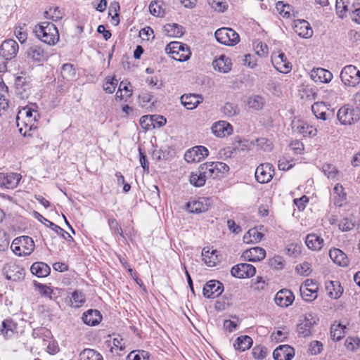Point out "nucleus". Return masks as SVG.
Segmentation results:
<instances>
[{"mask_svg": "<svg viewBox=\"0 0 360 360\" xmlns=\"http://www.w3.org/2000/svg\"><path fill=\"white\" fill-rule=\"evenodd\" d=\"M322 172L328 179H335L338 174L337 168L331 164H325L322 167Z\"/></svg>", "mask_w": 360, "mask_h": 360, "instance_id": "nucleus-57", "label": "nucleus"}, {"mask_svg": "<svg viewBox=\"0 0 360 360\" xmlns=\"http://www.w3.org/2000/svg\"><path fill=\"white\" fill-rule=\"evenodd\" d=\"M82 319L86 325L95 326L102 321V315L97 309H89L82 314Z\"/></svg>", "mask_w": 360, "mask_h": 360, "instance_id": "nucleus-27", "label": "nucleus"}, {"mask_svg": "<svg viewBox=\"0 0 360 360\" xmlns=\"http://www.w3.org/2000/svg\"><path fill=\"white\" fill-rule=\"evenodd\" d=\"M34 32L40 41L49 45H54L59 40L58 29L52 22L40 23L35 27Z\"/></svg>", "mask_w": 360, "mask_h": 360, "instance_id": "nucleus-1", "label": "nucleus"}, {"mask_svg": "<svg viewBox=\"0 0 360 360\" xmlns=\"http://www.w3.org/2000/svg\"><path fill=\"white\" fill-rule=\"evenodd\" d=\"M15 94L20 98H27L31 93V84L29 78L19 76L15 79Z\"/></svg>", "mask_w": 360, "mask_h": 360, "instance_id": "nucleus-16", "label": "nucleus"}, {"mask_svg": "<svg viewBox=\"0 0 360 360\" xmlns=\"http://www.w3.org/2000/svg\"><path fill=\"white\" fill-rule=\"evenodd\" d=\"M208 178L213 179L223 178L229 172V167L222 162H207L202 164Z\"/></svg>", "mask_w": 360, "mask_h": 360, "instance_id": "nucleus-3", "label": "nucleus"}, {"mask_svg": "<svg viewBox=\"0 0 360 360\" xmlns=\"http://www.w3.org/2000/svg\"><path fill=\"white\" fill-rule=\"evenodd\" d=\"M19 50V45L16 41L9 39L4 41L0 46V56L6 60L14 58Z\"/></svg>", "mask_w": 360, "mask_h": 360, "instance_id": "nucleus-8", "label": "nucleus"}, {"mask_svg": "<svg viewBox=\"0 0 360 360\" xmlns=\"http://www.w3.org/2000/svg\"><path fill=\"white\" fill-rule=\"evenodd\" d=\"M209 151L205 146H197L188 150L184 154V159L188 163L199 162L207 157Z\"/></svg>", "mask_w": 360, "mask_h": 360, "instance_id": "nucleus-11", "label": "nucleus"}, {"mask_svg": "<svg viewBox=\"0 0 360 360\" xmlns=\"http://www.w3.org/2000/svg\"><path fill=\"white\" fill-rule=\"evenodd\" d=\"M168 46H169L170 51L173 54L176 53L179 55V51L182 52L178 58H176L174 56H172L175 60L180 62H184L188 60L190 58L191 53L189 47L186 44L179 41H174L171 42Z\"/></svg>", "mask_w": 360, "mask_h": 360, "instance_id": "nucleus-14", "label": "nucleus"}, {"mask_svg": "<svg viewBox=\"0 0 360 360\" xmlns=\"http://www.w3.org/2000/svg\"><path fill=\"white\" fill-rule=\"evenodd\" d=\"M347 4L348 0H336V14L340 18L343 19L346 16V13L349 11Z\"/></svg>", "mask_w": 360, "mask_h": 360, "instance_id": "nucleus-48", "label": "nucleus"}, {"mask_svg": "<svg viewBox=\"0 0 360 360\" xmlns=\"http://www.w3.org/2000/svg\"><path fill=\"white\" fill-rule=\"evenodd\" d=\"M315 323L316 321L314 320L312 314H307L304 319L297 325L299 335L302 337L309 336L311 333V328Z\"/></svg>", "mask_w": 360, "mask_h": 360, "instance_id": "nucleus-23", "label": "nucleus"}, {"mask_svg": "<svg viewBox=\"0 0 360 360\" xmlns=\"http://www.w3.org/2000/svg\"><path fill=\"white\" fill-rule=\"evenodd\" d=\"M224 291V285L222 283L212 280L206 283L202 289L203 295L208 299H214Z\"/></svg>", "mask_w": 360, "mask_h": 360, "instance_id": "nucleus-12", "label": "nucleus"}, {"mask_svg": "<svg viewBox=\"0 0 360 360\" xmlns=\"http://www.w3.org/2000/svg\"><path fill=\"white\" fill-rule=\"evenodd\" d=\"M34 240L27 236L15 238L11 245L12 251L18 256L30 255L34 251Z\"/></svg>", "mask_w": 360, "mask_h": 360, "instance_id": "nucleus-2", "label": "nucleus"}, {"mask_svg": "<svg viewBox=\"0 0 360 360\" xmlns=\"http://www.w3.org/2000/svg\"><path fill=\"white\" fill-rule=\"evenodd\" d=\"M62 75L65 79L73 77L75 75V70L73 65L65 63L62 66Z\"/></svg>", "mask_w": 360, "mask_h": 360, "instance_id": "nucleus-63", "label": "nucleus"}, {"mask_svg": "<svg viewBox=\"0 0 360 360\" xmlns=\"http://www.w3.org/2000/svg\"><path fill=\"white\" fill-rule=\"evenodd\" d=\"M295 300L293 293L288 289L279 290L275 296V302L281 307H287L292 304Z\"/></svg>", "mask_w": 360, "mask_h": 360, "instance_id": "nucleus-22", "label": "nucleus"}, {"mask_svg": "<svg viewBox=\"0 0 360 360\" xmlns=\"http://www.w3.org/2000/svg\"><path fill=\"white\" fill-rule=\"evenodd\" d=\"M333 191L336 195L334 199L335 205L342 206L347 198V194L345 192L343 186L340 184H337L333 188Z\"/></svg>", "mask_w": 360, "mask_h": 360, "instance_id": "nucleus-43", "label": "nucleus"}, {"mask_svg": "<svg viewBox=\"0 0 360 360\" xmlns=\"http://www.w3.org/2000/svg\"><path fill=\"white\" fill-rule=\"evenodd\" d=\"M213 65L215 70L221 72L226 73L231 70L232 64L228 57L221 55L214 61Z\"/></svg>", "mask_w": 360, "mask_h": 360, "instance_id": "nucleus-36", "label": "nucleus"}, {"mask_svg": "<svg viewBox=\"0 0 360 360\" xmlns=\"http://www.w3.org/2000/svg\"><path fill=\"white\" fill-rule=\"evenodd\" d=\"M202 260L208 266H214L219 262L217 250H212L208 247H205L202 251Z\"/></svg>", "mask_w": 360, "mask_h": 360, "instance_id": "nucleus-37", "label": "nucleus"}, {"mask_svg": "<svg viewBox=\"0 0 360 360\" xmlns=\"http://www.w3.org/2000/svg\"><path fill=\"white\" fill-rule=\"evenodd\" d=\"M44 14L46 18L51 19L53 21L60 20L63 16V12L57 6L50 8L49 11H46Z\"/></svg>", "mask_w": 360, "mask_h": 360, "instance_id": "nucleus-53", "label": "nucleus"}, {"mask_svg": "<svg viewBox=\"0 0 360 360\" xmlns=\"http://www.w3.org/2000/svg\"><path fill=\"white\" fill-rule=\"evenodd\" d=\"M294 356L295 349L288 345H279L273 352L275 360H292Z\"/></svg>", "mask_w": 360, "mask_h": 360, "instance_id": "nucleus-19", "label": "nucleus"}, {"mask_svg": "<svg viewBox=\"0 0 360 360\" xmlns=\"http://www.w3.org/2000/svg\"><path fill=\"white\" fill-rule=\"evenodd\" d=\"M166 34L172 37H180L184 34V28L178 24H167L164 26Z\"/></svg>", "mask_w": 360, "mask_h": 360, "instance_id": "nucleus-39", "label": "nucleus"}, {"mask_svg": "<svg viewBox=\"0 0 360 360\" xmlns=\"http://www.w3.org/2000/svg\"><path fill=\"white\" fill-rule=\"evenodd\" d=\"M24 276V269L17 264L10 265L6 271V278L13 281L23 279Z\"/></svg>", "mask_w": 360, "mask_h": 360, "instance_id": "nucleus-34", "label": "nucleus"}, {"mask_svg": "<svg viewBox=\"0 0 360 360\" xmlns=\"http://www.w3.org/2000/svg\"><path fill=\"white\" fill-rule=\"evenodd\" d=\"M34 285L41 295L49 297L50 300L53 299L51 296L53 290L50 287L39 283H35Z\"/></svg>", "mask_w": 360, "mask_h": 360, "instance_id": "nucleus-61", "label": "nucleus"}, {"mask_svg": "<svg viewBox=\"0 0 360 360\" xmlns=\"http://www.w3.org/2000/svg\"><path fill=\"white\" fill-rule=\"evenodd\" d=\"M274 174V166L270 163L259 165L255 170V179L260 184L270 181Z\"/></svg>", "mask_w": 360, "mask_h": 360, "instance_id": "nucleus-9", "label": "nucleus"}, {"mask_svg": "<svg viewBox=\"0 0 360 360\" xmlns=\"http://www.w3.org/2000/svg\"><path fill=\"white\" fill-rule=\"evenodd\" d=\"M34 215L35 218L39 221L40 222L44 224L46 226L49 227L51 230L55 231L58 235L61 236L63 239L72 242L74 241L73 238L72 236L68 233L67 231H65L63 229L60 227L59 226L56 225V224L53 223L52 221H50L45 217H44L41 214L38 213L37 212H34Z\"/></svg>", "mask_w": 360, "mask_h": 360, "instance_id": "nucleus-13", "label": "nucleus"}, {"mask_svg": "<svg viewBox=\"0 0 360 360\" xmlns=\"http://www.w3.org/2000/svg\"><path fill=\"white\" fill-rule=\"evenodd\" d=\"M212 132L217 137H224L233 132V127L226 121H219L212 126Z\"/></svg>", "mask_w": 360, "mask_h": 360, "instance_id": "nucleus-25", "label": "nucleus"}, {"mask_svg": "<svg viewBox=\"0 0 360 360\" xmlns=\"http://www.w3.org/2000/svg\"><path fill=\"white\" fill-rule=\"evenodd\" d=\"M108 224L112 234L123 237L122 229L115 218L108 219Z\"/></svg>", "mask_w": 360, "mask_h": 360, "instance_id": "nucleus-55", "label": "nucleus"}, {"mask_svg": "<svg viewBox=\"0 0 360 360\" xmlns=\"http://www.w3.org/2000/svg\"><path fill=\"white\" fill-rule=\"evenodd\" d=\"M264 104V98L259 95L251 96L247 101V105L248 107L256 110L262 109Z\"/></svg>", "mask_w": 360, "mask_h": 360, "instance_id": "nucleus-47", "label": "nucleus"}, {"mask_svg": "<svg viewBox=\"0 0 360 360\" xmlns=\"http://www.w3.org/2000/svg\"><path fill=\"white\" fill-rule=\"evenodd\" d=\"M297 130L304 136H315L317 134V129L307 123L297 126Z\"/></svg>", "mask_w": 360, "mask_h": 360, "instance_id": "nucleus-50", "label": "nucleus"}, {"mask_svg": "<svg viewBox=\"0 0 360 360\" xmlns=\"http://www.w3.org/2000/svg\"><path fill=\"white\" fill-rule=\"evenodd\" d=\"M326 290L329 297L333 299L339 298L343 292V288L340 282L337 281L326 282Z\"/></svg>", "mask_w": 360, "mask_h": 360, "instance_id": "nucleus-33", "label": "nucleus"}, {"mask_svg": "<svg viewBox=\"0 0 360 360\" xmlns=\"http://www.w3.org/2000/svg\"><path fill=\"white\" fill-rule=\"evenodd\" d=\"M276 10L284 18H290L294 15L293 7L289 4H283V1H278L276 5Z\"/></svg>", "mask_w": 360, "mask_h": 360, "instance_id": "nucleus-45", "label": "nucleus"}, {"mask_svg": "<svg viewBox=\"0 0 360 360\" xmlns=\"http://www.w3.org/2000/svg\"><path fill=\"white\" fill-rule=\"evenodd\" d=\"M71 298L73 301L72 306L75 308L82 307L86 302L84 294L77 290L72 292Z\"/></svg>", "mask_w": 360, "mask_h": 360, "instance_id": "nucleus-51", "label": "nucleus"}, {"mask_svg": "<svg viewBox=\"0 0 360 360\" xmlns=\"http://www.w3.org/2000/svg\"><path fill=\"white\" fill-rule=\"evenodd\" d=\"M79 360H103V356L93 349H84L79 354Z\"/></svg>", "mask_w": 360, "mask_h": 360, "instance_id": "nucleus-44", "label": "nucleus"}, {"mask_svg": "<svg viewBox=\"0 0 360 360\" xmlns=\"http://www.w3.org/2000/svg\"><path fill=\"white\" fill-rule=\"evenodd\" d=\"M222 112L228 117H233L238 114L239 108L236 104L227 102L223 106Z\"/></svg>", "mask_w": 360, "mask_h": 360, "instance_id": "nucleus-54", "label": "nucleus"}, {"mask_svg": "<svg viewBox=\"0 0 360 360\" xmlns=\"http://www.w3.org/2000/svg\"><path fill=\"white\" fill-rule=\"evenodd\" d=\"M217 41L226 46H234L240 41L239 34L229 27H221L214 33Z\"/></svg>", "mask_w": 360, "mask_h": 360, "instance_id": "nucleus-5", "label": "nucleus"}, {"mask_svg": "<svg viewBox=\"0 0 360 360\" xmlns=\"http://www.w3.org/2000/svg\"><path fill=\"white\" fill-rule=\"evenodd\" d=\"M181 104L187 110H193L197 106L202 103L203 97L200 94H184L180 98Z\"/></svg>", "mask_w": 360, "mask_h": 360, "instance_id": "nucleus-20", "label": "nucleus"}, {"mask_svg": "<svg viewBox=\"0 0 360 360\" xmlns=\"http://www.w3.org/2000/svg\"><path fill=\"white\" fill-rule=\"evenodd\" d=\"M347 327L341 323L333 324L330 327V337L334 341H340L345 335Z\"/></svg>", "mask_w": 360, "mask_h": 360, "instance_id": "nucleus-40", "label": "nucleus"}, {"mask_svg": "<svg viewBox=\"0 0 360 360\" xmlns=\"http://www.w3.org/2000/svg\"><path fill=\"white\" fill-rule=\"evenodd\" d=\"M252 339L248 335H241L235 341L233 347L236 350L244 352L250 348L252 345Z\"/></svg>", "mask_w": 360, "mask_h": 360, "instance_id": "nucleus-38", "label": "nucleus"}, {"mask_svg": "<svg viewBox=\"0 0 360 360\" xmlns=\"http://www.w3.org/2000/svg\"><path fill=\"white\" fill-rule=\"evenodd\" d=\"M266 251L260 247H254L245 250L241 257L244 261L252 262H259L265 258Z\"/></svg>", "mask_w": 360, "mask_h": 360, "instance_id": "nucleus-17", "label": "nucleus"}, {"mask_svg": "<svg viewBox=\"0 0 360 360\" xmlns=\"http://www.w3.org/2000/svg\"><path fill=\"white\" fill-rule=\"evenodd\" d=\"M17 323L11 319H4L0 328L1 334L6 339L11 338L17 329Z\"/></svg>", "mask_w": 360, "mask_h": 360, "instance_id": "nucleus-30", "label": "nucleus"}, {"mask_svg": "<svg viewBox=\"0 0 360 360\" xmlns=\"http://www.w3.org/2000/svg\"><path fill=\"white\" fill-rule=\"evenodd\" d=\"M264 235L261 232L258 231L257 229H250L243 236V240L245 243H258L259 242Z\"/></svg>", "mask_w": 360, "mask_h": 360, "instance_id": "nucleus-42", "label": "nucleus"}, {"mask_svg": "<svg viewBox=\"0 0 360 360\" xmlns=\"http://www.w3.org/2000/svg\"><path fill=\"white\" fill-rule=\"evenodd\" d=\"M340 77L342 82L347 86L354 87L360 83V70L352 65L345 66Z\"/></svg>", "mask_w": 360, "mask_h": 360, "instance_id": "nucleus-4", "label": "nucleus"}, {"mask_svg": "<svg viewBox=\"0 0 360 360\" xmlns=\"http://www.w3.org/2000/svg\"><path fill=\"white\" fill-rule=\"evenodd\" d=\"M349 15L352 21L360 24V6H356L353 4L349 8Z\"/></svg>", "mask_w": 360, "mask_h": 360, "instance_id": "nucleus-64", "label": "nucleus"}, {"mask_svg": "<svg viewBox=\"0 0 360 360\" xmlns=\"http://www.w3.org/2000/svg\"><path fill=\"white\" fill-rule=\"evenodd\" d=\"M330 259L340 266H347L349 265V259L347 255L341 250L334 248L329 252Z\"/></svg>", "mask_w": 360, "mask_h": 360, "instance_id": "nucleus-31", "label": "nucleus"}, {"mask_svg": "<svg viewBox=\"0 0 360 360\" xmlns=\"http://www.w3.org/2000/svg\"><path fill=\"white\" fill-rule=\"evenodd\" d=\"M127 360H150V354L144 350L132 351L128 354Z\"/></svg>", "mask_w": 360, "mask_h": 360, "instance_id": "nucleus-52", "label": "nucleus"}, {"mask_svg": "<svg viewBox=\"0 0 360 360\" xmlns=\"http://www.w3.org/2000/svg\"><path fill=\"white\" fill-rule=\"evenodd\" d=\"M35 108H37L35 105H33L32 107L26 106L23 108L18 112V114L17 115V121L20 119V116L23 115H25L29 122L36 121L37 117H39V113L35 110Z\"/></svg>", "mask_w": 360, "mask_h": 360, "instance_id": "nucleus-41", "label": "nucleus"}, {"mask_svg": "<svg viewBox=\"0 0 360 360\" xmlns=\"http://www.w3.org/2000/svg\"><path fill=\"white\" fill-rule=\"evenodd\" d=\"M164 3L162 1H153L149 5L150 13L157 17H163L165 15V9L163 8Z\"/></svg>", "mask_w": 360, "mask_h": 360, "instance_id": "nucleus-46", "label": "nucleus"}, {"mask_svg": "<svg viewBox=\"0 0 360 360\" xmlns=\"http://www.w3.org/2000/svg\"><path fill=\"white\" fill-rule=\"evenodd\" d=\"M338 120L342 124H352L360 119V111L347 105L341 107L337 114Z\"/></svg>", "mask_w": 360, "mask_h": 360, "instance_id": "nucleus-6", "label": "nucleus"}, {"mask_svg": "<svg viewBox=\"0 0 360 360\" xmlns=\"http://www.w3.org/2000/svg\"><path fill=\"white\" fill-rule=\"evenodd\" d=\"M271 60L274 68L280 72L287 73L292 69V65L287 60V58L283 53L273 55Z\"/></svg>", "mask_w": 360, "mask_h": 360, "instance_id": "nucleus-18", "label": "nucleus"}, {"mask_svg": "<svg viewBox=\"0 0 360 360\" xmlns=\"http://www.w3.org/2000/svg\"><path fill=\"white\" fill-rule=\"evenodd\" d=\"M167 122V120L162 115H153L150 118V127L153 128L163 127Z\"/></svg>", "mask_w": 360, "mask_h": 360, "instance_id": "nucleus-62", "label": "nucleus"}, {"mask_svg": "<svg viewBox=\"0 0 360 360\" xmlns=\"http://www.w3.org/2000/svg\"><path fill=\"white\" fill-rule=\"evenodd\" d=\"M26 24H20L15 27L14 33L20 43H23L27 39V34L26 32Z\"/></svg>", "mask_w": 360, "mask_h": 360, "instance_id": "nucleus-58", "label": "nucleus"}, {"mask_svg": "<svg viewBox=\"0 0 360 360\" xmlns=\"http://www.w3.org/2000/svg\"><path fill=\"white\" fill-rule=\"evenodd\" d=\"M103 84V90L108 94H112L117 85L118 81L114 77H108Z\"/></svg>", "mask_w": 360, "mask_h": 360, "instance_id": "nucleus-56", "label": "nucleus"}, {"mask_svg": "<svg viewBox=\"0 0 360 360\" xmlns=\"http://www.w3.org/2000/svg\"><path fill=\"white\" fill-rule=\"evenodd\" d=\"M208 179L204 168H202V164L198 169L192 172L190 175V183L195 187H201L205 184L206 180Z\"/></svg>", "mask_w": 360, "mask_h": 360, "instance_id": "nucleus-26", "label": "nucleus"}, {"mask_svg": "<svg viewBox=\"0 0 360 360\" xmlns=\"http://www.w3.org/2000/svg\"><path fill=\"white\" fill-rule=\"evenodd\" d=\"M30 271L33 275L43 278L49 275L51 269L46 263L38 262L32 264Z\"/></svg>", "mask_w": 360, "mask_h": 360, "instance_id": "nucleus-35", "label": "nucleus"}, {"mask_svg": "<svg viewBox=\"0 0 360 360\" xmlns=\"http://www.w3.org/2000/svg\"><path fill=\"white\" fill-rule=\"evenodd\" d=\"M25 56L32 62L40 63L46 59L47 53L41 45L32 44L26 48Z\"/></svg>", "mask_w": 360, "mask_h": 360, "instance_id": "nucleus-7", "label": "nucleus"}, {"mask_svg": "<svg viewBox=\"0 0 360 360\" xmlns=\"http://www.w3.org/2000/svg\"><path fill=\"white\" fill-rule=\"evenodd\" d=\"M310 76L315 82L328 83L333 79V74L321 68H314Z\"/></svg>", "mask_w": 360, "mask_h": 360, "instance_id": "nucleus-29", "label": "nucleus"}, {"mask_svg": "<svg viewBox=\"0 0 360 360\" xmlns=\"http://www.w3.org/2000/svg\"><path fill=\"white\" fill-rule=\"evenodd\" d=\"M323 239L316 233H309L306 236L305 243L309 249L318 251L323 245Z\"/></svg>", "mask_w": 360, "mask_h": 360, "instance_id": "nucleus-32", "label": "nucleus"}, {"mask_svg": "<svg viewBox=\"0 0 360 360\" xmlns=\"http://www.w3.org/2000/svg\"><path fill=\"white\" fill-rule=\"evenodd\" d=\"M300 295L304 301L312 302L317 297L318 292L307 287H300Z\"/></svg>", "mask_w": 360, "mask_h": 360, "instance_id": "nucleus-49", "label": "nucleus"}, {"mask_svg": "<svg viewBox=\"0 0 360 360\" xmlns=\"http://www.w3.org/2000/svg\"><path fill=\"white\" fill-rule=\"evenodd\" d=\"M293 29L300 37L305 39L310 38L313 34L310 24L304 20H295Z\"/></svg>", "mask_w": 360, "mask_h": 360, "instance_id": "nucleus-24", "label": "nucleus"}, {"mask_svg": "<svg viewBox=\"0 0 360 360\" xmlns=\"http://www.w3.org/2000/svg\"><path fill=\"white\" fill-rule=\"evenodd\" d=\"M269 264L271 268L280 270L283 269L285 261L282 257L277 255L269 260Z\"/></svg>", "mask_w": 360, "mask_h": 360, "instance_id": "nucleus-60", "label": "nucleus"}, {"mask_svg": "<svg viewBox=\"0 0 360 360\" xmlns=\"http://www.w3.org/2000/svg\"><path fill=\"white\" fill-rule=\"evenodd\" d=\"M1 176V187H5L6 188H15L20 179L21 175L18 173H0Z\"/></svg>", "mask_w": 360, "mask_h": 360, "instance_id": "nucleus-21", "label": "nucleus"}, {"mask_svg": "<svg viewBox=\"0 0 360 360\" xmlns=\"http://www.w3.org/2000/svg\"><path fill=\"white\" fill-rule=\"evenodd\" d=\"M256 273V268L247 263H240L233 266L231 269L232 276L238 278L252 277Z\"/></svg>", "mask_w": 360, "mask_h": 360, "instance_id": "nucleus-10", "label": "nucleus"}, {"mask_svg": "<svg viewBox=\"0 0 360 360\" xmlns=\"http://www.w3.org/2000/svg\"><path fill=\"white\" fill-rule=\"evenodd\" d=\"M328 108L324 103H315L311 105V111L317 119L326 121L333 116L332 111L327 112Z\"/></svg>", "mask_w": 360, "mask_h": 360, "instance_id": "nucleus-28", "label": "nucleus"}, {"mask_svg": "<svg viewBox=\"0 0 360 360\" xmlns=\"http://www.w3.org/2000/svg\"><path fill=\"white\" fill-rule=\"evenodd\" d=\"M212 201L209 198H199L197 200L188 202L186 205L188 210L191 213L200 214L205 212L211 207Z\"/></svg>", "mask_w": 360, "mask_h": 360, "instance_id": "nucleus-15", "label": "nucleus"}, {"mask_svg": "<svg viewBox=\"0 0 360 360\" xmlns=\"http://www.w3.org/2000/svg\"><path fill=\"white\" fill-rule=\"evenodd\" d=\"M209 5L218 12H224L227 8L225 0H207Z\"/></svg>", "mask_w": 360, "mask_h": 360, "instance_id": "nucleus-59", "label": "nucleus"}]
</instances>
